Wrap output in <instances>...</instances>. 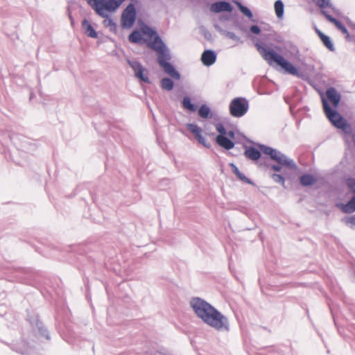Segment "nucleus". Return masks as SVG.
Listing matches in <instances>:
<instances>
[{
  "label": "nucleus",
  "mask_w": 355,
  "mask_h": 355,
  "mask_svg": "<svg viewBox=\"0 0 355 355\" xmlns=\"http://www.w3.org/2000/svg\"><path fill=\"white\" fill-rule=\"evenodd\" d=\"M191 306L195 313L208 325L217 330L227 329L225 317L204 300L194 298L191 301Z\"/></svg>",
  "instance_id": "nucleus-1"
},
{
  "label": "nucleus",
  "mask_w": 355,
  "mask_h": 355,
  "mask_svg": "<svg viewBox=\"0 0 355 355\" xmlns=\"http://www.w3.org/2000/svg\"><path fill=\"white\" fill-rule=\"evenodd\" d=\"M144 34L148 35L150 38H153V41L148 42V46L155 51L157 54V62L164 69V71L173 78L179 79L180 74L174 69V67L168 62L170 60L168 51L164 44L163 41L156 33L150 27L143 28Z\"/></svg>",
  "instance_id": "nucleus-2"
},
{
  "label": "nucleus",
  "mask_w": 355,
  "mask_h": 355,
  "mask_svg": "<svg viewBox=\"0 0 355 355\" xmlns=\"http://www.w3.org/2000/svg\"><path fill=\"white\" fill-rule=\"evenodd\" d=\"M255 46L268 64L272 65L276 64L284 69L287 73L292 75H297V69L291 62L284 59L282 55L278 54L272 49L263 46L259 43H257Z\"/></svg>",
  "instance_id": "nucleus-3"
},
{
  "label": "nucleus",
  "mask_w": 355,
  "mask_h": 355,
  "mask_svg": "<svg viewBox=\"0 0 355 355\" xmlns=\"http://www.w3.org/2000/svg\"><path fill=\"white\" fill-rule=\"evenodd\" d=\"M89 5L102 17H108L125 0H87Z\"/></svg>",
  "instance_id": "nucleus-4"
},
{
  "label": "nucleus",
  "mask_w": 355,
  "mask_h": 355,
  "mask_svg": "<svg viewBox=\"0 0 355 355\" xmlns=\"http://www.w3.org/2000/svg\"><path fill=\"white\" fill-rule=\"evenodd\" d=\"M261 150L264 154L269 155L272 159L276 161L279 164V166L272 165L271 166L273 171H280L282 167H286L292 169L295 168V164L292 160L287 159L285 155L275 149L262 146H261Z\"/></svg>",
  "instance_id": "nucleus-5"
},
{
  "label": "nucleus",
  "mask_w": 355,
  "mask_h": 355,
  "mask_svg": "<svg viewBox=\"0 0 355 355\" xmlns=\"http://www.w3.org/2000/svg\"><path fill=\"white\" fill-rule=\"evenodd\" d=\"M215 128L219 133L215 139L216 143L225 150L233 148L234 143L232 140L235 137L234 132L232 130L227 131L223 125L220 123H216Z\"/></svg>",
  "instance_id": "nucleus-6"
},
{
  "label": "nucleus",
  "mask_w": 355,
  "mask_h": 355,
  "mask_svg": "<svg viewBox=\"0 0 355 355\" xmlns=\"http://www.w3.org/2000/svg\"><path fill=\"white\" fill-rule=\"evenodd\" d=\"M248 110V102L241 97L234 98L230 104V114L234 117L243 116Z\"/></svg>",
  "instance_id": "nucleus-7"
},
{
  "label": "nucleus",
  "mask_w": 355,
  "mask_h": 355,
  "mask_svg": "<svg viewBox=\"0 0 355 355\" xmlns=\"http://www.w3.org/2000/svg\"><path fill=\"white\" fill-rule=\"evenodd\" d=\"M322 102L324 111L329 121L336 127L345 130L347 126V121L336 110H332L324 99Z\"/></svg>",
  "instance_id": "nucleus-8"
},
{
  "label": "nucleus",
  "mask_w": 355,
  "mask_h": 355,
  "mask_svg": "<svg viewBox=\"0 0 355 355\" xmlns=\"http://www.w3.org/2000/svg\"><path fill=\"white\" fill-rule=\"evenodd\" d=\"M187 128L199 144L208 148L211 147V142L207 138L210 135L204 133L202 128L196 124H187ZM211 135H213V134H211Z\"/></svg>",
  "instance_id": "nucleus-9"
},
{
  "label": "nucleus",
  "mask_w": 355,
  "mask_h": 355,
  "mask_svg": "<svg viewBox=\"0 0 355 355\" xmlns=\"http://www.w3.org/2000/svg\"><path fill=\"white\" fill-rule=\"evenodd\" d=\"M136 19V10L132 3L129 4L121 15V24L123 28H131Z\"/></svg>",
  "instance_id": "nucleus-10"
},
{
  "label": "nucleus",
  "mask_w": 355,
  "mask_h": 355,
  "mask_svg": "<svg viewBox=\"0 0 355 355\" xmlns=\"http://www.w3.org/2000/svg\"><path fill=\"white\" fill-rule=\"evenodd\" d=\"M128 63L133 69L135 76L137 78L145 83H150L148 70L144 68L141 63L137 61H128Z\"/></svg>",
  "instance_id": "nucleus-11"
},
{
  "label": "nucleus",
  "mask_w": 355,
  "mask_h": 355,
  "mask_svg": "<svg viewBox=\"0 0 355 355\" xmlns=\"http://www.w3.org/2000/svg\"><path fill=\"white\" fill-rule=\"evenodd\" d=\"M145 27L148 26L144 25L141 28V31H134L128 37L129 41L132 43H141L144 42H146L147 45L148 42L153 41V38H150L148 35L144 33L143 28Z\"/></svg>",
  "instance_id": "nucleus-12"
},
{
  "label": "nucleus",
  "mask_w": 355,
  "mask_h": 355,
  "mask_svg": "<svg viewBox=\"0 0 355 355\" xmlns=\"http://www.w3.org/2000/svg\"><path fill=\"white\" fill-rule=\"evenodd\" d=\"M210 10L211 12L216 13L223 11L231 12L232 11V8L228 2L219 1L211 4Z\"/></svg>",
  "instance_id": "nucleus-13"
},
{
  "label": "nucleus",
  "mask_w": 355,
  "mask_h": 355,
  "mask_svg": "<svg viewBox=\"0 0 355 355\" xmlns=\"http://www.w3.org/2000/svg\"><path fill=\"white\" fill-rule=\"evenodd\" d=\"M321 13L326 17V19L333 23L336 27L340 30L343 34L349 35V33L346 27L336 18L333 17L331 15H329L328 12L325 10H321Z\"/></svg>",
  "instance_id": "nucleus-14"
},
{
  "label": "nucleus",
  "mask_w": 355,
  "mask_h": 355,
  "mask_svg": "<svg viewBox=\"0 0 355 355\" xmlns=\"http://www.w3.org/2000/svg\"><path fill=\"white\" fill-rule=\"evenodd\" d=\"M216 59V54L211 50L205 51L201 56V61L206 66H210L213 64L215 62Z\"/></svg>",
  "instance_id": "nucleus-15"
},
{
  "label": "nucleus",
  "mask_w": 355,
  "mask_h": 355,
  "mask_svg": "<svg viewBox=\"0 0 355 355\" xmlns=\"http://www.w3.org/2000/svg\"><path fill=\"white\" fill-rule=\"evenodd\" d=\"M326 95L328 100L333 104V105L335 107H337L340 101V96L336 90L333 87H331L327 90Z\"/></svg>",
  "instance_id": "nucleus-16"
},
{
  "label": "nucleus",
  "mask_w": 355,
  "mask_h": 355,
  "mask_svg": "<svg viewBox=\"0 0 355 355\" xmlns=\"http://www.w3.org/2000/svg\"><path fill=\"white\" fill-rule=\"evenodd\" d=\"M317 35L320 37V40L323 43V44L331 51H334V44L330 39V37L326 35H324L322 32H321L317 28L315 29Z\"/></svg>",
  "instance_id": "nucleus-17"
},
{
  "label": "nucleus",
  "mask_w": 355,
  "mask_h": 355,
  "mask_svg": "<svg viewBox=\"0 0 355 355\" xmlns=\"http://www.w3.org/2000/svg\"><path fill=\"white\" fill-rule=\"evenodd\" d=\"M244 154L247 158L254 161L258 160L261 157V153L259 150L254 147H249L246 148Z\"/></svg>",
  "instance_id": "nucleus-18"
},
{
  "label": "nucleus",
  "mask_w": 355,
  "mask_h": 355,
  "mask_svg": "<svg viewBox=\"0 0 355 355\" xmlns=\"http://www.w3.org/2000/svg\"><path fill=\"white\" fill-rule=\"evenodd\" d=\"M83 28L85 31V33L92 37V38H96L97 37V33L92 27V26L90 24V23L87 20L85 19L83 21L82 23Z\"/></svg>",
  "instance_id": "nucleus-19"
},
{
  "label": "nucleus",
  "mask_w": 355,
  "mask_h": 355,
  "mask_svg": "<svg viewBox=\"0 0 355 355\" xmlns=\"http://www.w3.org/2000/svg\"><path fill=\"white\" fill-rule=\"evenodd\" d=\"M340 209L344 213H352L355 211V196L346 205H340Z\"/></svg>",
  "instance_id": "nucleus-20"
},
{
  "label": "nucleus",
  "mask_w": 355,
  "mask_h": 355,
  "mask_svg": "<svg viewBox=\"0 0 355 355\" xmlns=\"http://www.w3.org/2000/svg\"><path fill=\"white\" fill-rule=\"evenodd\" d=\"M315 178L311 175L306 174L300 178V183L303 186H310L315 184Z\"/></svg>",
  "instance_id": "nucleus-21"
},
{
  "label": "nucleus",
  "mask_w": 355,
  "mask_h": 355,
  "mask_svg": "<svg viewBox=\"0 0 355 355\" xmlns=\"http://www.w3.org/2000/svg\"><path fill=\"white\" fill-rule=\"evenodd\" d=\"M275 10L276 15L278 18H281L283 16L284 14V4L283 3L278 0L275 1Z\"/></svg>",
  "instance_id": "nucleus-22"
},
{
  "label": "nucleus",
  "mask_w": 355,
  "mask_h": 355,
  "mask_svg": "<svg viewBox=\"0 0 355 355\" xmlns=\"http://www.w3.org/2000/svg\"><path fill=\"white\" fill-rule=\"evenodd\" d=\"M198 114L200 117L207 119L209 116L210 109L206 105H202L198 110Z\"/></svg>",
  "instance_id": "nucleus-23"
},
{
  "label": "nucleus",
  "mask_w": 355,
  "mask_h": 355,
  "mask_svg": "<svg viewBox=\"0 0 355 355\" xmlns=\"http://www.w3.org/2000/svg\"><path fill=\"white\" fill-rule=\"evenodd\" d=\"M161 86L164 89L171 90L173 87V82L171 79L165 78L162 80Z\"/></svg>",
  "instance_id": "nucleus-24"
},
{
  "label": "nucleus",
  "mask_w": 355,
  "mask_h": 355,
  "mask_svg": "<svg viewBox=\"0 0 355 355\" xmlns=\"http://www.w3.org/2000/svg\"><path fill=\"white\" fill-rule=\"evenodd\" d=\"M236 6L239 8V9L241 10V12L245 15L248 18L251 19L252 17V13L250 11V9H248L247 7L243 6L241 3L237 2Z\"/></svg>",
  "instance_id": "nucleus-25"
},
{
  "label": "nucleus",
  "mask_w": 355,
  "mask_h": 355,
  "mask_svg": "<svg viewBox=\"0 0 355 355\" xmlns=\"http://www.w3.org/2000/svg\"><path fill=\"white\" fill-rule=\"evenodd\" d=\"M183 107L191 112H194L196 110V107L193 104L191 103V100L188 97H185L182 101Z\"/></svg>",
  "instance_id": "nucleus-26"
},
{
  "label": "nucleus",
  "mask_w": 355,
  "mask_h": 355,
  "mask_svg": "<svg viewBox=\"0 0 355 355\" xmlns=\"http://www.w3.org/2000/svg\"><path fill=\"white\" fill-rule=\"evenodd\" d=\"M316 5L321 8V10L330 6L329 0H314Z\"/></svg>",
  "instance_id": "nucleus-27"
},
{
  "label": "nucleus",
  "mask_w": 355,
  "mask_h": 355,
  "mask_svg": "<svg viewBox=\"0 0 355 355\" xmlns=\"http://www.w3.org/2000/svg\"><path fill=\"white\" fill-rule=\"evenodd\" d=\"M272 178L275 182L281 183L284 187V178L281 175L273 174Z\"/></svg>",
  "instance_id": "nucleus-28"
},
{
  "label": "nucleus",
  "mask_w": 355,
  "mask_h": 355,
  "mask_svg": "<svg viewBox=\"0 0 355 355\" xmlns=\"http://www.w3.org/2000/svg\"><path fill=\"white\" fill-rule=\"evenodd\" d=\"M231 166L232 167L233 172L237 175V177L240 180H244L245 176L239 171L237 167L236 166H234V164H231Z\"/></svg>",
  "instance_id": "nucleus-29"
},
{
  "label": "nucleus",
  "mask_w": 355,
  "mask_h": 355,
  "mask_svg": "<svg viewBox=\"0 0 355 355\" xmlns=\"http://www.w3.org/2000/svg\"><path fill=\"white\" fill-rule=\"evenodd\" d=\"M250 31L252 33H254V34H259L260 32H261V30H260L259 27L258 26H256V25L252 26L250 28Z\"/></svg>",
  "instance_id": "nucleus-30"
},
{
  "label": "nucleus",
  "mask_w": 355,
  "mask_h": 355,
  "mask_svg": "<svg viewBox=\"0 0 355 355\" xmlns=\"http://www.w3.org/2000/svg\"><path fill=\"white\" fill-rule=\"evenodd\" d=\"M347 222L350 225L352 228H355V216L349 218Z\"/></svg>",
  "instance_id": "nucleus-31"
},
{
  "label": "nucleus",
  "mask_w": 355,
  "mask_h": 355,
  "mask_svg": "<svg viewBox=\"0 0 355 355\" xmlns=\"http://www.w3.org/2000/svg\"><path fill=\"white\" fill-rule=\"evenodd\" d=\"M105 23H107L108 25H114L113 21L111 19L105 20Z\"/></svg>",
  "instance_id": "nucleus-32"
}]
</instances>
